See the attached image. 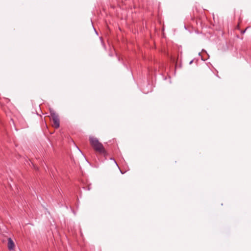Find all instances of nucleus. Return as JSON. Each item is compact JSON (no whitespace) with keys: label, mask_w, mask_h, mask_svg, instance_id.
Segmentation results:
<instances>
[{"label":"nucleus","mask_w":251,"mask_h":251,"mask_svg":"<svg viewBox=\"0 0 251 251\" xmlns=\"http://www.w3.org/2000/svg\"><path fill=\"white\" fill-rule=\"evenodd\" d=\"M89 140L91 146L95 151L101 154L105 155L106 154V151L103 145L99 141L97 138L94 137H90Z\"/></svg>","instance_id":"nucleus-1"},{"label":"nucleus","mask_w":251,"mask_h":251,"mask_svg":"<svg viewBox=\"0 0 251 251\" xmlns=\"http://www.w3.org/2000/svg\"><path fill=\"white\" fill-rule=\"evenodd\" d=\"M51 118L53 121V126L55 128H58L60 126V121L58 115L54 112H50Z\"/></svg>","instance_id":"nucleus-2"},{"label":"nucleus","mask_w":251,"mask_h":251,"mask_svg":"<svg viewBox=\"0 0 251 251\" xmlns=\"http://www.w3.org/2000/svg\"><path fill=\"white\" fill-rule=\"evenodd\" d=\"M7 247L10 251H13L15 249V244L11 238L8 239Z\"/></svg>","instance_id":"nucleus-3"},{"label":"nucleus","mask_w":251,"mask_h":251,"mask_svg":"<svg viewBox=\"0 0 251 251\" xmlns=\"http://www.w3.org/2000/svg\"><path fill=\"white\" fill-rule=\"evenodd\" d=\"M110 159L111 161H112L113 162V163L115 164V165L118 166L116 161L114 159L111 158Z\"/></svg>","instance_id":"nucleus-4"},{"label":"nucleus","mask_w":251,"mask_h":251,"mask_svg":"<svg viewBox=\"0 0 251 251\" xmlns=\"http://www.w3.org/2000/svg\"><path fill=\"white\" fill-rule=\"evenodd\" d=\"M245 32V30L243 31H242V33H244Z\"/></svg>","instance_id":"nucleus-5"}]
</instances>
